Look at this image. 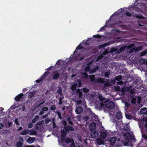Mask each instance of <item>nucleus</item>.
Instances as JSON below:
<instances>
[{
  "instance_id": "9d476101",
  "label": "nucleus",
  "mask_w": 147,
  "mask_h": 147,
  "mask_svg": "<svg viewBox=\"0 0 147 147\" xmlns=\"http://www.w3.org/2000/svg\"><path fill=\"white\" fill-rule=\"evenodd\" d=\"M96 125L94 122L91 123L90 125L89 128L91 131L94 130L96 128Z\"/></svg>"
},
{
  "instance_id": "412c9836",
  "label": "nucleus",
  "mask_w": 147,
  "mask_h": 147,
  "mask_svg": "<svg viewBox=\"0 0 147 147\" xmlns=\"http://www.w3.org/2000/svg\"><path fill=\"white\" fill-rule=\"evenodd\" d=\"M23 144V142L19 141L16 143V147H22Z\"/></svg>"
},
{
  "instance_id": "a18cd8bd",
  "label": "nucleus",
  "mask_w": 147,
  "mask_h": 147,
  "mask_svg": "<svg viewBox=\"0 0 147 147\" xmlns=\"http://www.w3.org/2000/svg\"><path fill=\"white\" fill-rule=\"evenodd\" d=\"M43 80V78H42L41 77L40 78L36 80V82L37 83H39L42 81Z\"/></svg>"
},
{
  "instance_id": "052dcab7",
  "label": "nucleus",
  "mask_w": 147,
  "mask_h": 147,
  "mask_svg": "<svg viewBox=\"0 0 147 147\" xmlns=\"http://www.w3.org/2000/svg\"><path fill=\"white\" fill-rule=\"evenodd\" d=\"M134 52H135V49L134 47L132 49H131L129 51V53H131Z\"/></svg>"
},
{
  "instance_id": "a878e982",
  "label": "nucleus",
  "mask_w": 147,
  "mask_h": 147,
  "mask_svg": "<svg viewBox=\"0 0 147 147\" xmlns=\"http://www.w3.org/2000/svg\"><path fill=\"white\" fill-rule=\"evenodd\" d=\"M135 49V52H138L140 51L142 49V47L141 46H138V47H134Z\"/></svg>"
},
{
  "instance_id": "dca6fc26",
  "label": "nucleus",
  "mask_w": 147,
  "mask_h": 147,
  "mask_svg": "<svg viewBox=\"0 0 147 147\" xmlns=\"http://www.w3.org/2000/svg\"><path fill=\"white\" fill-rule=\"evenodd\" d=\"M107 135V133L101 131L100 132V136L102 138L104 139L106 137Z\"/></svg>"
},
{
  "instance_id": "de8ad7c7",
  "label": "nucleus",
  "mask_w": 147,
  "mask_h": 147,
  "mask_svg": "<svg viewBox=\"0 0 147 147\" xmlns=\"http://www.w3.org/2000/svg\"><path fill=\"white\" fill-rule=\"evenodd\" d=\"M82 90L83 91V92L85 93H87L89 91V90L87 89V88H83Z\"/></svg>"
},
{
  "instance_id": "ea45409f",
  "label": "nucleus",
  "mask_w": 147,
  "mask_h": 147,
  "mask_svg": "<svg viewBox=\"0 0 147 147\" xmlns=\"http://www.w3.org/2000/svg\"><path fill=\"white\" fill-rule=\"evenodd\" d=\"M55 113L57 114L58 118L60 119H62V118L61 117V113L59 111H57Z\"/></svg>"
},
{
  "instance_id": "f257e3e1",
  "label": "nucleus",
  "mask_w": 147,
  "mask_h": 147,
  "mask_svg": "<svg viewBox=\"0 0 147 147\" xmlns=\"http://www.w3.org/2000/svg\"><path fill=\"white\" fill-rule=\"evenodd\" d=\"M103 105H105L106 107L109 109H112L114 107L115 104L112 101H110L109 100H107L100 104V106L101 107H102Z\"/></svg>"
},
{
  "instance_id": "f03ea898",
  "label": "nucleus",
  "mask_w": 147,
  "mask_h": 147,
  "mask_svg": "<svg viewBox=\"0 0 147 147\" xmlns=\"http://www.w3.org/2000/svg\"><path fill=\"white\" fill-rule=\"evenodd\" d=\"M111 144L113 145L116 146H121L122 143V140H120L119 139H117L115 137L111 138L110 140Z\"/></svg>"
},
{
  "instance_id": "bb28decb",
  "label": "nucleus",
  "mask_w": 147,
  "mask_h": 147,
  "mask_svg": "<svg viewBox=\"0 0 147 147\" xmlns=\"http://www.w3.org/2000/svg\"><path fill=\"white\" fill-rule=\"evenodd\" d=\"M129 89L128 88L126 87H123L121 88V91L123 92L124 93L126 91H128L129 90Z\"/></svg>"
},
{
  "instance_id": "f3484780",
  "label": "nucleus",
  "mask_w": 147,
  "mask_h": 147,
  "mask_svg": "<svg viewBox=\"0 0 147 147\" xmlns=\"http://www.w3.org/2000/svg\"><path fill=\"white\" fill-rule=\"evenodd\" d=\"M30 130L29 129H26L21 132L20 134L21 135H25L27 134L30 133Z\"/></svg>"
},
{
  "instance_id": "7ed1b4c3",
  "label": "nucleus",
  "mask_w": 147,
  "mask_h": 147,
  "mask_svg": "<svg viewBox=\"0 0 147 147\" xmlns=\"http://www.w3.org/2000/svg\"><path fill=\"white\" fill-rule=\"evenodd\" d=\"M90 80L91 82H94L95 83H104L105 82V80L102 78H98L95 79V76L94 75H90L89 76Z\"/></svg>"
},
{
  "instance_id": "2f4dec72",
  "label": "nucleus",
  "mask_w": 147,
  "mask_h": 147,
  "mask_svg": "<svg viewBox=\"0 0 147 147\" xmlns=\"http://www.w3.org/2000/svg\"><path fill=\"white\" fill-rule=\"evenodd\" d=\"M65 142L66 143L68 144L71 142L72 140L71 139H70L69 138L67 137L65 138Z\"/></svg>"
},
{
  "instance_id": "f704fd0d",
  "label": "nucleus",
  "mask_w": 147,
  "mask_h": 147,
  "mask_svg": "<svg viewBox=\"0 0 147 147\" xmlns=\"http://www.w3.org/2000/svg\"><path fill=\"white\" fill-rule=\"evenodd\" d=\"M57 93L59 94V95L62 96L63 93H62V89L61 87H59L57 92Z\"/></svg>"
},
{
  "instance_id": "13d9d810",
  "label": "nucleus",
  "mask_w": 147,
  "mask_h": 147,
  "mask_svg": "<svg viewBox=\"0 0 147 147\" xmlns=\"http://www.w3.org/2000/svg\"><path fill=\"white\" fill-rule=\"evenodd\" d=\"M83 75L86 78H87L88 77V75L87 74L86 72H84L83 73Z\"/></svg>"
},
{
  "instance_id": "69168bd1",
  "label": "nucleus",
  "mask_w": 147,
  "mask_h": 147,
  "mask_svg": "<svg viewBox=\"0 0 147 147\" xmlns=\"http://www.w3.org/2000/svg\"><path fill=\"white\" fill-rule=\"evenodd\" d=\"M18 119L17 118L15 119V122L17 125L19 124V123L18 122Z\"/></svg>"
},
{
  "instance_id": "5701e85b",
  "label": "nucleus",
  "mask_w": 147,
  "mask_h": 147,
  "mask_svg": "<svg viewBox=\"0 0 147 147\" xmlns=\"http://www.w3.org/2000/svg\"><path fill=\"white\" fill-rule=\"evenodd\" d=\"M39 119V117L38 115L36 116L32 120V123H34L37 121Z\"/></svg>"
},
{
  "instance_id": "2eb2a0df",
  "label": "nucleus",
  "mask_w": 147,
  "mask_h": 147,
  "mask_svg": "<svg viewBox=\"0 0 147 147\" xmlns=\"http://www.w3.org/2000/svg\"><path fill=\"white\" fill-rule=\"evenodd\" d=\"M133 16L135 18L140 19H143L145 18L142 15H140L138 14H136L135 15H133Z\"/></svg>"
},
{
  "instance_id": "423d86ee",
  "label": "nucleus",
  "mask_w": 147,
  "mask_h": 147,
  "mask_svg": "<svg viewBox=\"0 0 147 147\" xmlns=\"http://www.w3.org/2000/svg\"><path fill=\"white\" fill-rule=\"evenodd\" d=\"M83 110V108L81 107L78 106L76 109L75 112L77 114H80L82 113Z\"/></svg>"
},
{
  "instance_id": "37998d69",
  "label": "nucleus",
  "mask_w": 147,
  "mask_h": 147,
  "mask_svg": "<svg viewBox=\"0 0 147 147\" xmlns=\"http://www.w3.org/2000/svg\"><path fill=\"white\" fill-rule=\"evenodd\" d=\"M72 140L71 144H70V147H75V144L74 141L72 139H71Z\"/></svg>"
},
{
  "instance_id": "a211bd4d",
  "label": "nucleus",
  "mask_w": 147,
  "mask_h": 147,
  "mask_svg": "<svg viewBox=\"0 0 147 147\" xmlns=\"http://www.w3.org/2000/svg\"><path fill=\"white\" fill-rule=\"evenodd\" d=\"M109 52L110 53H113L115 52L118 53V49L115 48L114 47H112L111 48Z\"/></svg>"
},
{
  "instance_id": "c03bdc74",
  "label": "nucleus",
  "mask_w": 147,
  "mask_h": 147,
  "mask_svg": "<svg viewBox=\"0 0 147 147\" xmlns=\"http://www.w3.org/2000/svg\"><path fill=\"white\" fill-rule=\"evenodd\" d=\"M77 82L78 83V87H79L81 86V81L77 79Z\"/></svg>"
},
{
  "instance_id": "c756f323",
  "label": "nucleus",
  "mask_w": 147,
  "mask_h": 147,
  "mask_svg": "<svg viewBox=\"0 0 147 147\" xmlns=\"http://www.w3.org/2000/svg\"><path fill=\"white\" fill-rule=\"evenodd\" d=\"M76 92L77 93L79 94V97H81L82 96V93L80 89L78 88V89H77V90L76 91Z\"/></svg>"
},
{
  "instance_id": "680f3d73",
  "label": "nucleus",
  "mask_w": 147,
  "mask_h": 147,
  "mask_svg": "<svg viewBox=\"0 0 147 147\" xmlns=\"http://www.w3.org/2000/svg\"><path fill=\"white\" fill-rule=\"evenodd\" d=\"M125 14L127 16L129 17H130L131 16V14L130 12L127 11L125 12Z\"/></svg>"
},
{
  "instance_id": "39448f33",
  "label": "nucleus",
  "mask_w": 147,
  "mask_h": 147,
  "mask_svg": "<svg viewBox=\"0 0 147 147\" xmlns=\"http://www.w3.org/2000/svg\"><path fill=\"white\" fill-rule=\"evenodd\" d=\"M64 129L66 132H69V131H74V128L72 127L69 125L67 126L66 127H64Z\"/></svg>"
},
{
  "instance_id": "4468645a",
  "label": "nucleus",
  "mask_w": 147,
  "mask_h": 147,
  "mask_svg": "<svg viewBox=\"0 0 147 147\" xmlns=\"http://www.w3.org/2000/svg\"><path fill=\"white\" fill-rule=\"evenodd\" d=\"M99 68L98 66H96L95 68L90 70V74L94 73L96 72L98 70Z\"/></svg>"
},
{
  "instance_id": "ddd939ff",
  "label": "nucleus",
  "mask_w": 147,
  "mask_h": 147,
  "mask_svg": "<svg viewBox=\"0 0 147 147\" xmlns=\"http://www.w3.org/2000/svg\"><path fill=\"white\" fill-rule=\"evenodd\" d=\"M116 117L117 119H120L122 118V115L121 112L118 111L116 114Z\"/></svg>"
},
{
  "instance_id": "c9c22d12",
  "label": "nucleus",
  "mask_w": 147,
  "mask_h": 147,
  "mask_svg": "<svg viewBox=\"0 0 147 147\" xmlns=\"http://www.w3.org/2000/svg\"><path fill=\"white\" fill-rule=\"evenodd\" d=\"M125 116L127 119H131L132 118V115L129 114H127L125 115Z\"/></svg>"
},
{
  "instance_id": "0e129e2a",
  "label": "nucleus",
  "mask_w": 147,
  "mask_h": 147,
  "mask_svg": "<svg viewBox=\"0 0 147 147\" xmlns=\"http://www.w3.org/2000/svg\"><path fill=\"white\" fill-rule=\"evenodd\" d=\"M77 119L79 121H80L81 119V116L80 115H77L76 116Z\"/></svg>"
},
{
  "instance_id": "20e7f679",
  "label": "nucleus",
  "mask_w": 147,
  "mask_h": 147,
  "mask_svg": "<svg viewBox=\"0 0 147 147\" xmlns=\"http://www.w3.org/2000/svg\"><path fill=\"white\" fill-rule=\"evenodd\" d=\"M53 80H57L59 78L60 76V74L58 72V70H57L55 71L53 73Z\"/></svg>"
},
{
  "instance_id": "393cba45",
  "label": "nucleus",
  "mask_w": 147,
  "mask_h": 147,
  "mask_svg": "<svg viewBox=\"0 0 147 147\" xmlns=\"http://www.w3.org/2000/svg\"><path fill=\"white\" fill-rule=\"evenodd\" d=\"M49 73V72L47 71L45 72L44 74L41 77L43 78V80L45 79L48 75Z\"/></svg>"
},
{
  "instance_id": "4c0bfd02",
  "label": "nucleus",
  "mask_w": 147,
  "mask_h": 147,
  "mask_svg": "<svg viewBox=\"0 0 147 147\" xmlns=\"http://www.w3.org/2000/svg\"><path fill=\"white\" fill-rule=\"evenodd\" d=\"M98 98L100 101H102L105 99V97L103 96L102 94L99 96Z\"/></svg>"
},
{
  "instance_id": "473e14b6",
  "label": "nucleus",
  "mask_w": 147,
  "mask_h": 147,
  "mask_svg": "<svg viewBox=\"0 0 147 147\" xmlns=\"http://www.w3.org/2000/svg\"><path fill=\"white\" fill-rule=\"evenodd\" d=\"M84 47L81 46V44H80L79 45L77 46L74 52H76V51L78 50H80L84 49Z\"/></svg>"
},
{
  "instance_id": "b1692460",
  "label": "nucleus",
  "mask_w": 147,
  "mask_h": 147,
  "mask_svg": "<svg viewBox=\"0 0 147 147\" xmlns=\"http://www.w3.org/2000/svg\"><path fill=\"white\" fill-rule=\"evenodd\" d=\"M65 131L64 129L61 130V137H65L67 135V133Z\"/></svg>"
},
{
  "instance_id": "6ab92c4d",
  "label": "nucleus",
  "mask_w": 147,
  "mask_h": 147,
  "mask_svg": "<svg viewBox=\"0 0 147 147\" xmlns=\"http://www.w3.org/2000/svg\"><path fill=\"white\" fill-rule=\"evenodd\" d=\"M97 143L99 145H101L104 143V141L103 140L100 138H97L96 140Z\"/></svg>"
},
{
  "instance_id": "4be33fe9",
  "label": "nucleus",
  "mask_w": 147,
  "mask_h": 147,
  "mask_svg": "<svg viewBox=\"0 0 147 147\" xmlns=\"http://www.w3.org/2000/svg\"><path fill=\"white\" fill-rule=\"evenodd\" d=\"M126 48V46H123L121 47L119 50L118 49V53H119L121 52L122 51H124Z\"/></svg>"
},
{
  "instance_id": "3c124183",
  "label": "nucleus",
  "mask_w": 147,
  "mask_h": 147,
  "mask_svg": "<svg viewBox=\"0 0 147 147\" xmlns=\"http://www.w3.org/2000/svg\"><path fill=\"white\" fill-rule=\"evenodd\" d=\"M63 97L62 98H59V103H58V104H59V105H61L62 104V99H63Z\"/></svg>"
},
{
  "instance_id": "e433bc0d",
  "label": "nucleus",
  "mask_w": 147,
  "mask_h": 147,
  "mask_svg": "<svg viewBox=\"0 0 147 147\" xmlns=\"http://www.w3.org/2000/svg\"><path fill=\"white\" fill-rule=\"evenodd\" d=\"M135 46V44L134 43H132L128 45L127 47V49H132Z\"/></svg>"
},
{
  "instance_id": "0eeeda50",
  "label": "nucleus",
  "mask_w": 147,
  "mask_h": 147,
  "mask_svg": "<svg viewBox=\"0 0 147 147\" xmlns=\"http://www.w3.org/2000/svg\"><path fill=\"white\" fill-rule=\"evenodd\" d=\"M111 44V42H109L105 43L102 45H99L98 46V47L99 49H100L109 45Z\"/></svg>"
},
{
  "instance_id": "864d4df0",
  "label": "nucleus",
  "mask_w": 147,
  "mask_h": 147,
  "mask_svg": "<svg viewBox=\"0 0 147 147\" xmlns=\"http://www.w3.org/2000/svg\"><path fill=\"white\" fill-rule=\"evenodd\" d=\"M62 123H63V125L65 126V127H66L67 125V122L65 120H63L62 121Z\"/></svg>"
},
{
  "instance_id": "774afa93",
  "label": "nucleus",
  "mask_w": 147,
  "mask_h": 147,
  "mask_svg": "<svg viewBox=\"0 0 147 147\" xmlns=\"http://www.w3.org/2000/svg\"><path fill=\"white\" fill-rule=\"evenodd\" d=\"M142 136L144 139L147 140V135L146 134H144L142 135Z\"/></svg>"
},
{
  "instance_id": "6e6552de",
  "label": "nucleus",
  "mask_w": 147,
  "mask_h": 147,
  "mask_svg": "<svg viewBox=\"0 0 147 147\" xmlns=\"http://www.w3.org/2000/svg\"><path fill=\"white\" fill-rule=\"evenodd\" d=\"M140 112L142 114H143L145 115H147V108L146 107H144L142 108L140 110Z\"/></svg>"
},
{
  "instance_id": "338daca9",
  "label": "nucleus",
  "mask_w": 147,
  "mask_h": 147,
  "mask_svg": "<svg viewBox=\"0 0 147 147\" xmlns=\"http://www.w3.org/2000/svg\"><path fill=\"white\" fill-rule=\"evenodd\" d=\"M33 125L32 123H30L28 124V127L29 128H31L33 127Z\"/></svg>"
},
{
  "instance_id": "aec40b11",
  "label": "nucleus",
  "mask_w": 147,
  "mask_h": 147,
  "mask_svg": "<svg viewBox=\"0 0 147 147\" xmlns=\"http://www.w3.org/2000/svg\"><path fill=\"white\" fill-rule=\"evenodd\" d=\"M78 84L77 83H74L71 86V89L73 91L75 90Z\"/></svg>"
},
{
  "instance_id": "7c9ffc66",
  "label": "nucleus",
  "mask_w": 147,
  "mask_h": 147,
  "mask_svg": "<svg viewBox=\"0 0 147 147\" xmlns=\"http://www.w3.org/2000/svg\"><path fill=\"white\" fill-rule=\"evenodd\" d=\"M29 135H36L37 134V132L35 130H30Z\"/></svg>"
},
{
  "instance_id": "f8f14e48",
  "label": "nucleus",
  "mask_w": 147,
  "mask_h": 147,
  "mask_svg": "<svg viewBox=\"0 0 147 147\" xmlns=\"http://www.w3.org/2000/svg\"><path fill=\"white\" fill-rule=\"evenodd\" d=\"M35 139V138L34 137H30L28 138L27 142L28 143L31 144L34 141Z\"/></svg>"
},
{
  "instance_id": "9b49d317",
  "label": "nucleus",
  "mask_w": 147,
  "mask_h": 147,
  "mask_svg": "<svg viewBox=\"0 0 147 147\" xmlns=\"http://www.w3.org/2000/svg\"><path fill=\"white\" fill-rule=\"evenodd\" d=\"M23 95H24L22 93H20L15 98V100L17 101H19L23 96Z\"/></svg>"
},
{
  "instance_id": "1a4fd4ad",
  "label": "nucleus",
  "mask_w": 147,
  "mask_h": 147,
  "mask_svg": "<svg viewBox=\"0 0 147 147\" xmlns=\"http://www.w3.org/2000/svg\"><path fill=\"white\" fill-rule=\"evenodd\" d=\"M98 134V131L97 130H95L94 132H92L91 133V136L93 138H95Z\"/></svg>"
},
{
  "instance_id": "8fccbe9b",
  "label": "nucleus",
  "mask_w": 147,
  "mask_h": 147,
  "mask_svg": "<svg viewBox=\"0 0 147 147\" xmlns=\"http://www.w3.org/2000/svg\"><path fill=\"white\" fill-rule=\"evenodd\" d=\"M56 107L55 105H53L50 108V109L51 110H54L56 109Z\"/></svg>"
},
{
  "instance_id": "a19ab883",
  "label": "nucleus",
  "mask_w": 147,
  "mask_h": 147,
  "mask_svg": "<svg viewBox=\"0 0 147 147\" xmlns=\"http://www.w3.org/2000/svg\"><path fill=\"white\" fill-rule=\"evenodd\" d=\"M90 67L89 66H88L85 67L84 71L86 72H88L90 71Z\"/></svg>"
},
{
  "instance_id": "4d7b16f0",
  "label": "nucleus",
  "mask_w": 147,
  "mask_h": 147,
  "mask_svg": "<svg viewBox=\"0 0 147 147\" xmlns=\"http://www.w3.org/2000/svg\"><path fill=\"white\" fill-rule=\"evenodd\" d=\"M83 119L85 121H88L89 119V117L88 116H86L83 118Z\"/></svg>"
},
{
  "instance_id": "09e8293b",
  "label": "nucleus",
  "mask_w": 147,
  "mask_h": 147,
  "mask_svg": "<svg viewBox=\"0 0 147 147\" xmlns=\"http://www.w3.org/2000/svg\"><path fill=\"white\" fill-rule=\"evenodd\" d=\"M19 109L22 111H24L25 110V107L24 106H23L22 107L20 108Z\"/></svg>"
},
{
  "instance_id": "e2e57ef3",
  "label": "nucleus",
  "mask_w": 147,
  "mask_h": 147,
  "mask_svg": "<svg viewBox=\"0 0 147 147\" xmlns=\"http://www.w3.org/2000/svg\"><path fill=\"white\" fill-rule=\"evenodd\" d=\"M115 87V89L116 90L119 91L120 90V88L119 86H117V87Z\"/></svg>"
},
{
  "instance_id": "72a5a7b5",
  "label": "nucleus",
  "mask_w": 147,
  "mask_h": 147,
  "mask_svg": "<svg viewBox=\"0 0 147 147\" xmlns=\"http://www.w3.org/2000/svg\"><path fill=\"white\" fill-rule=\"evenodd\" d=\"M147 54V49H146L141 52L140 54V56L142 57Z\"/></svg>"
},
{
  "instance_id": "5fc2aeb1",
  "label": "nucleus",
  "mask_w": 147,
  "mask_h": 147,
  "mask_svg": "<svg viewBox=\"0 0 147 147\" xmlns=\"http://www.w3.org/2000/svg\"><path fill=\"white\" fill-rule=\"evenodd\" d=\"M113 31H115V32H117V33H122L123 32L121 31H120L119 30L117 29H114L113 30Z\"/></svg>"
},
{
  "instance_id": "58836bf2",
  "label": "nucleus",
  "mask_w": 147,
  "mask_h": 147,
  "mask_svg": "<svg viewBox=\"0 0 147 147\" xmlns=\"http://www.w3.org/2000/svg\"><path fill=\"white\" fill-rule=\"evenodd\" d=\"M110 75V71H106L105 73V76L108 78H109V76Z\"/></svg>"
},
{
  "instance_id": "6e6d98bb",
  "label": "nucleus",
  "mask_w": 147,
  "mask_h": 147,
  "mask_svg": "<svg viewBox=\"0 0 147 147\" xmlns=\"http://www.w3.org/2000/svg\"><path fill=\"white\" fill-rule=\"evenodd\" d=\"M91 111V109L89 108H86L85 109V112H86L90 113Z\"/></svg>"
},
{
  "instance_id": "cd10ccee",
  "label": "nucleus",
  "mask_w": 147,
  "mask_h": 147,
  "mask_svg": "<svg viewBox=\"0 0 147 147\" xmlns=\"http://www.w3.org/2000/svg\"><path fill=\"white\" fill-rule=\"evenodd\" d=\"M114 78L117 81H119L122 79V77L121 75H119L118 76H115Z\"/></svg>"
},
{
  "instance_id": "c85d7f7f",
  "label": "nucleus",
  "mask_w": 147,
  "mask_h": 147,
  "mask_svg": "<svg viewBox=\"0 0 147 147\" xmlns=\"http://www.w3.org/2000/svg\"><path fill=\"white\" fill-rule=\"evenodd\" d=\"M35 94V92L33 91L30 92L28 96V98L31 99L33 97Z\"/></svg>"
},
{
  "instance_id": "bf43d9fd",
  "label": "nucleus",
  "mask_w": 147,
  "mask_h": 147,
  "mask_svg": "<svg viewBox=\"0 0 147 147\" xmlns=\"http://www.w3.org/2000/svg\"><path fill=\"white\" fill-rule=\"evenodd\" d=\"M117 84L119 85H122L123 84V82L122 80H120L117 82Z\"/></svg>"
},
{
  "instance_id": "79ce46f5",
  "label": "nucleus",
  "mask_w": 147,
  "mask_h": 147,
  "mask_svg": "<svg viewBox=\"0 0 147 147\" xmlns=\"http://www.w3.org/2000/svg\"><path fill=\"white\" fill-rule=\"evenodd\" d=\"M93 37L95 38H101V36L99 34H97L94 35Z\"/></svg>"
},
{
  "instance_id": "603ef678",
  "label": "nucleus",
  "mask_w": 147,
  "mask_h": 147,
  "mask_svg": "<svg viewBox=\"0 0 147 147\" xmlns=\"http://www.w3.org/2000/svg\"><path fill=\"white\" fill-rule=\"evenodd\" d=\"M131 102L132 103L135 104L136 103V98H133L131 101Z\"/></svg>"
},
{
  "instance_id": "49530a36",
  "label": "nucleus",
  "mask_w": 147,
  "mask_h": 147,
  "mask_svg": "<svg viewBox=\"0 0 147 147\" xmlns=\"http://www.w3.org/2000/svg\"><path fill=\"white\" fill-rule=\"evenodd\" d=\"M42 111H46L48 110V108L47 107H44L42 108Z\"/></svg>"
}]
</instances>
